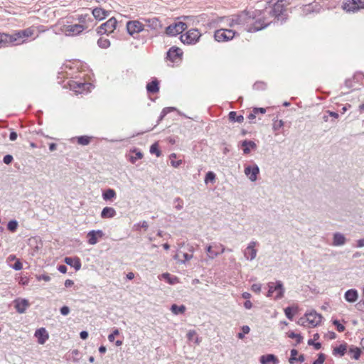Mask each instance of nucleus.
<instances>
[{
	"label": "nucleus",
	"instance_id": "cd10ccee",
	"mask_svg": "<svg viewBox=\"0 0 364 364\" xmlns=\"http://www.w3.org/2000/svg\"><path fill=\"white\" fill-rule=\"evenodd\" d=\"M64 262L66 264L73 267L76 271L81 268V262L78 257H66L64 259Z\"/></svg>",
	"mask_w": 364,
	"mask_h": 364
},
{
	"label": "nucleus",
	"instance_id": "0e129e2a",
	"mask_svg": "<svg viewBox=\"0 0 364 364\" xmlns=\"http://www.w3.org/2000/svg\"><path fill=\"white\" fill-rule=\"evenodd\" d=\"M261 288L262 287L261 284H253L251 287V289L256 293H259L261 291Z\"/></svg>",
	"mask_w": 364,
	"mask_h": 364
},
{
	"label": "nucleus",
	"instance_id": "b1692460",
	"mask_svg": "<svg viewBox=\"0 0 364 364\" xmlns=\"http://www.w3.org/2000/svg\"><path fill=\"white\" fill-rule=\"evenodd\" d=\"M28 306L29 302L26 299H16L15 301V308L19 314H23Z\"/></svg>",
	"mask_w": 364,
	"mask_h": 364
},
{
	"label": "nucleus",
	"instance_id": "69168bd1",
	"mask_svg": "<svg viewBox=\"0 0 364 364\" xmlns=\"http://www.w3.org/2000/svg\"><path fill=\"white\" fill-rule=\"evenodd\" d=\"M37 279L38 281L43 280L45 282H49L50 280V277L47 274H41L37 276Z\"/></svg>",
	"mask_w": 364,
	"mask_h": 364
},
{
	"label": "nucleus",
	"instance_id": "864d4df0",
	"mask_svg": "<svg viewBox=\"0 0 364 364\" xmlns=\"http://www.w3.org/2000/svg\"><path fill=\"white\" fill-rule=\"evenodd\" d=\"M181 257H183L181 261V264H184L186 261H188L193 258V254H188L187 252H183L181 254Z\"/></svg>",
	"mask_w": 364,
	"mask_h": 364
},
{
	"label": "nucleus",
	"instance_id": "3c124183",
	"mask_svg": "<svg viewBox=\"0 0 364 364\" xmlns=\"http://www.w3.org/2000/svg\"><path fill=\"white\" fill-rule=\"evenodd\" d=\"M283 126H284L283 120H282V119H280V120L276 119L273 122L272 129L274 131H277L279 129H281Z\"/></svg>",
	"mask_w": 364,
	"mask_h": 364
},
{
	"label": "nucleus",
	"instance_id": "9d476101",
	"mask_svg": "<svg viewBox=\"0 0 364 364\" xmlns=\"http://www.w3.org/2000/svg\"><path fill=\"white\" fill-rule=\"evenodd\" d=\"M187 28L186 23L182 21H178L170 24L166 28V33L171 36H175L179 33H181Z\"/></svg>",
	"mask_w": 364,
	"mask_h": 364
},
{
	"label": "nucleus",
	"instance_id": "2eb2a0df",
	"mask_svg": "<svg viewBox=\"0 0 364 364\" xmlns=\"http://www.w3.org/2000/svg\"><path fill=\"white\" fill-rule=\"evenodd\" d=\"M305 317L306 318V321L311 327H316L318 326L322 318V316L320 314H318L316 311L312 310L309 312H306L305 314Z\"/></svg>",
	"mask_w": 364,
	"mask_h": 364
},
{
	"label": "nucleus",
	"instance_id": "f8f14e48",
	"mask_svg": "<svg viewBox=\"0 0 364 364\" xmlns=\"http://www.w3.org/2000/svg\"><path fill=\"white\" fill-rule=\"evenodd\" d=\"M117 24V21L114 17L110 18L108 21H107L105 23H102L98 28H97V33L102 35L105 33H109L114 31V30L116 28Z\"/></svg>",
	"mask_w": 364,
	"mask_h": 364
},
{
	"label": "nucleus",
	"instance_id": "58836bf2",
	"mask_svg": "<svg viewBox=\"0 0 364 364\" xmlns=\"http://www.w3.org/2000/svg\"><path fill=\"white\" fill-rule=\"evenodd\" d=\"M296 311H297L296 307L287 306V308L284 309L285 316L289 320L293 319V317H294V314L296 313Z\"/></svg>",
	"mask_w": 364,
	"mask_h": 364
},
{
	"label": "nucleus",
	"instance_id": "412c9836",
	"mask_svg": "<svg viewBox=\"0 0 364 364\" xmlns=\"http://www.w3.org/2000/svg\"><path fill=\"white\" fill-rule=\"evenodd\" d=\"M261 364H279V358L274 354H266L259 357Z\"/></svg>",
	"mask_w": 364,
	"mask_h": 364
},
{
	"label": "nucleus",
	"instance_id": "c85d7f7f",
	"mask_svg": "<svg viewBox=\"0 0 364 364\" xmlns=\"http://www.w3.org/2000/svg\"><path fill=\"white\" fill-rule=\"evenodd\" d=\"M345 299L350 303H353L357 301L358 298V294L356 289H350L347 290L344 294Z\"/></svg>",
	"mask_w": 364,
	"mask_h": 364
},
{
	"label": "nucleus",
	"instance_id": "ddd939ff",
	"mask_svg": "<svg viewBox=\"0 0 364 364\" xmlns=\"http://www.w3.org/2000/svg\"><path fill=\"white\" fill-rule=\"evenodd\" d=\"M70 90H73L76 93L82 94L87 92L90 88L92 87V84L89 82H85L81 81L72 80L69 82Z\"/></svg>",
	"mask_w": 364,
	"mask_h": 364
},
{
	"label": "nucleus",
	"instance_id": "49530a36",
	"mask_svg": "<svg viewBox=\"0 0 364 364\" xmlns=\"http://www.w3.org/2000/svg\"><path fill=\"white\" fill-rule=\"evenodd\" d=\"M150 153L152 154H155L156 156H160L161 152L159 149V145L157 143H154L150 147Z\"/></svg>",
	"mask_w": 364,
	"mask_h": 364
},
{
	"label": "nucleus",
	"instance_id": "a211bd4d",
	"mask_svg": "<svg viewBox=\"0 0 364 364\" xmlns=\"http://www.w3.org/2000/svg\"><path fill=\"white\" fill-rule=\"evenodd\" d=\"M105 234L101 230H92L87 233V242L90 245H95L98 242V240L104 237Z\"/></svg>",
	"mask_w": 364,
	"mask_h": 364
},
{
	"label": "nucleus",
	"instance_id": "a18cd8bd",
	"mask_svg": "<svg viewBox=\"0 0 364 364\" xmlns=\"http://www.w3.org/2000/svg\"><path fill=\"white\" fill-rule=\"evenodd\" d=\"M18 223L16 220H10L7 224V228L9 231L14 232L16 231Z\"/></svg>",
	"mask_w": 364,
	"mask_h": 364
},
{
	"label": "nucleus",
	"instance_id": "338daca9",
	"mask_svg": "<svg viewBox=\"0 0 364 364\" xmlns=\"http://www.w3.org/2000/svg\"><path fill=\"white\" fill-rule=\"evenodd\" d=\"M196 336V332L194 330H190L187 333V338L189 341L193 340L194 337Z\"/></svg>",
	"mask_w": 364,
	"mask_h": 364
},
{
	"label": "nucleus",
	"instance_id": "aec40b11",
	"mask_svg": "<svg viewBox=\"0 0 364 364\" xmlns=\"http://www.w3.org/2000/svg\"><path fill=\"white\" fill-rule=\"evenodd\" d=\"M77 19L80 22L79 25L87 26L88 29L94 26V20L90 14L78 15Z\"/></svg>",
	"mask_w": 364,
	"mask_h": 364
},
{
	"label": "nucleus",
	"instance_id": "f704fd0d",
	"mask_svg": "<svg viewBox=\"0 0 364 364\" xmlns=\"http://www.w3.org/2000/svg\"><path fill=\"white\" fill-rule=\"evenodd\" d=\"M228 117L231 122H234L241 123L244 120L243 116L241 114L238 115L237 114V112L235 111L230 112L228 114Z\"/></svg>",
	"mask_w": 364,
	"mask_h": 364
},
{
	"label": "nucleus",
	"instance_id": "bf43d9fd",
	"mask_svg": "<svg viewBox=\"0 0 364 364\" xmlns=\"http://www.w3.org/2000/svg\"><path fill=\"white\" fill-rule=\"evenodd\" d=\"M11 267L16 271L21 270L23 268V264L19 259H16V262L11 265Z\"/></svg>",
	"mask_w": 364,
	"mask_h": 364
},
{
	"label": "nucleus",
	"instance_id": "79ce46f5",
	"mask_svg": "<svg viewBox=\"0 0 364 364\" xmlns=\"http://www.w3.org/2000/svg\"><path fill=\"white\" fill-rule=\"evenodd\" d=\"M287 334L289 338L296 339V343L295 346L301 343L303 341V337L299 333H296L294 331H289Z\"/></svg>",
	"mask_w": 364,
	"mask_h": 364
},
{
	"label": "nucleus",
	"instance_id": "774afa93",
	"mask_svg": "<svg viewBox=\"0 0 364 364\" xmlns=\"http://www.w3.org/2000/svg\"><path fill=\"white\" fill-rule=\"evenodd\" d=\"M182 253L181 250H178L177 253L173 256V259L176 261H178L179 263H181V261L182 260L181 254Z\"/></svg>",
	"mask_w": 364,
	"mask_h": 364
},
{
	"label": "nucleus",
	"instance_id": "13d9d810",
	"mask_svg": "<svg viewBox=\"0 0 364 364\" xmlns=\"http://www.w3.org/2000/svg\"><path fill=\"white\" fill-rule=\"evenodd\" d=\"M308 345L313 346L316 350H319L321 348V343L319 342L316 343L313 339H309L308 341Z\"/></svg>",
	"mask_w": 364,
	"mask_h": 364
},
{
	"label": "nucleus",
	"instance_id": "4d7b16f0",
	"mask_svg": "<svg viewBox=\"0 0 364 364\" xmlns=\"http://www.w3.org/2000/svg\"><path fill=\"white\" fill-rule=\"evenodd\" d=\"M266 88V84L263 82H256L253 85V89L259 90H264Z\"/></svg>",
	"mask_w": 364,
	"mask_h": 364
},
{
	"label": "nucleus",
	"instance_id": "8fccbe9b",
	"mask_svg": "<svg viewBox=\"0 0 364 364\" xmlns=\"http://www.w3.org/2000/svg\"><path fill=\"white\" fill-rule=\"evenodd\" d=\"M298 355V350L296 349L291 350V355L289 359V362L290 364H294L296 360V355Z\"/></svg>",
	"mask_w": 364,
	"mask_h": 364
},
{
	"label": "nucleus",
	"instance_id": "e2e57ef3",
	"mask_svg": "<svg viewBox=\"0 0 364 364\" xmlns=\"http://www.w3.org/2000/svg\"><path fill=\"white\" fill-rule=\"evenodd\" d=\"M60 314L63 316H67L70 313V308L67 306H63L60 309Z\"/></svg>",
	"mask_w": 364,
	"mask_h": 364
},
{
	"label": "nucleus",
	"instance_id": "c03bdc74",
	"mask_svg": "<svg viewBox=\"0 0 364 364\" xmlns=\"http://www.w3.org/2000/svg\"><path fill=\"white\" fill-rule=\"evenodd\" d=\"M97 45L101 48H107L110 46V41L107 38H100L97 41Z\"/></svg>",
	"mask_w": 364,
	"mask_h": 364
},
{
	"label": "nucleus",
	"instance_id": "ea45409f",
	"mask_svg": "<svg viewBox=\"0 0 364 364\" xmlns=\"http://www.w3.org/2000/svg\"><path fill=\"white\" fill-rule=\"evenodd\" d=\"M216 175L213 171H209L206 173L204 182L205 184L209 183H214L215 182Z\"/></svg>",
	"mask_w": 364,
	"mask_h": 364
},
{
	"label": "nucleus",
	"instance_id": "bb28decb",
	"mask_svg": "<svg viewBox=\"0 0 364 364\" xmlns=\"http://www.w3.org/2000/svg\"><path fill=\"white\" fill-rule=\"evenodd\" d=\"M143 20L146 23V26L151 30L157 31L159 28H161V21L156 17L143 18Z\"/></svg>",
	"mask_w": 364,
	"mask_h": 364
},
{
	"label": "nucleus",
	"instance_id": "de8ad7c7",
	"mask_svg": "<svg viewBox=\"0 0 364 364\" xmlns=\"http://www.w3.org/2000/svg\"><path fill=\"white\" fill-rule=\"evenodd\" d=\"M162 277L165 279L169 284H173L177 281L176 277H171L169 273H164Z\"/></svg>",
	"mask_w": 364,
	"mask_h": 364
},
{
	"label": "nucleus",
	"instance_id": "09e8293b",
	"mask_svg": "<svg viewBox=\"0 0 364 364\" xmlns=\"http://www.w3.org/2000/svg\"><path fill=\"white\" fill-rule=\"evenodd\" d=\"M173 203L176 204L174 208L177 210H181V209H183V201L181 198H179V197L176 198L173 200Z\"/></svg>",
	"mask_w": 364,
	"mask_h": 364
},
{
	"label": "nucleus",
	"instance_id": "39448f33",
	"mask_svg": "<svg viewBox=\"0 0 364 364\" xmlns=\"http://www.w3.org/2000/svg\"><path fill=\"white\" fill-rule=\"evenodd\" d=\"M201 33L198 29H191L180 37L181 42L187 45L196 44L200 39Z\"/></svg>",
	"mask_w": 364,
	"mask_h": 364
},
{
	"label": "nucleus",
	"instance_id": "4c0bfd02",
	"mask_svg": "<svg viewBox=\"0 0 364 364\" xmlns=\"http://www.w3.org/2000/svg\"><path fill=\"white\" fill-rule=\"evenodd\" d=\"M171 311L175 315L182 314L186 311V306L184 305L178 306L176 304H173L171 306Z\"/></svg>",
	"mask_w": 364,
	"mask_h": 364
},
{
	"label": "nucleus",
	"instance_id": "5701e85b",
	"mask_svg": "<svg viewBox=\"0 0 364 364\" xmlns=\"http://www.w3.org/2000/svg\"><path fill=\"white\" fill-rule=\"evenodd\" d=\"M92 14L96 20L101 21L109 16V11L100 7H96L92 10Z\"/></svg>",
	"mask_w": 364,
	"mask_h": 364
},
{
	"label": "nucleus",
	"instance_id": "423d86ee",
	"mask_svg": "<svg viewBox=\"0 0 364 364\" xmlns=\"http://www.w3.org/2000/svg\"><path fill=\"white\" fill-rule=\"evenodd\" d=\"M88 29V26L85 25L70 24L64 25L61 31L65 36H75L80 34L84 30Z\"/></svg>",
	"mask_w": 364,
	"mask_h": 364
},
{
	"label": "nucleus",
	"instance_id": "7c9ffc66",
	"mask_svg": "<svg viewBox=\"0 0 364 364\" xmlns=\"http://www.w3.org/2000/svg\"><path fill=\"white\" fill-rule=\"evenodd\" d=\"M347 352V343H344L336 346L333 350L334 356L343 357Z\"/></svg>",
	"mask_w": 364,
	"mask_h": 364
},
{
	"label": "nucleus",
	"instance_id": "c9c22d12",
	"mask_svg": "<svg viewBox=\"0 0 364 364\" xmlns=\"http://www.w3.org/2000/svg\"><path fill=\"white\" fill-rule=\"evenodd\" d=\"M11 44L9 34L0 33V48Z\"/></svg>",
	"mask_w": 364,
	"mask_h": 364
},
{
	"label": "nucleus",
	"instance_id": "4be33fe9",
	"mask_svg": "<svg viewBox=\"0 0 364 364\" xmlns=\"http://www.w3.org/2000/svg\"><path fill=\"white\" fill-rule=\"evenodd\" d=\"M241 147H242V151L244 154H248L251 150H255L257 149V144L255 141L251 140H243L240 143Z\"/></svg>",
	"mask_w": 364,
	"mask_h": 364
},
{
	"label": "nucleus",
	"instance_id": "7ed1b4c3",
	"mask_svg": "<svg viewBox=\"0 0 364 364\" xmlns=\"http://www.w3.org/2000/svg\"><path fill=\"white\" fill-rule=\"evenodd\" d=\"M34 33V29L31 27L27 28L23 30H18L12 34H9L11 43L12 45H20L24 43L28 37H31Z\"/></svg>",
	"mask_w": 364,
	"mask_h": 364
},
{
	"label": "nucleus",
	"instance_id": "c756f323",
	"mask_svg": "<svg viewBox=\"0 0 364 364\" xmlns=\"http://www.w3.org/2000/svg\"><path fill=\"white\" fill-rule=\"evenodd\" d=\"M346 242V239L342 233L340 232H336L333 234V242L332 245L333 246H342Z\"/></svg>",
	"mask_w": 364,
	"mask_h": 364
},
{
	"label": "nucleus",
	"instance_id": "2f4dec72",
	"mask_svg": "<svg viewBox=\"0 0 364 364\" xmlns=\"http://www.w3.org/2000/svg\"><path fill=\"white\" fill-rule=\"evenodd\" d=\"M117 213L114 208L105 207L101 212L102 218H112L116 215Z\"/></svg>",
	"mask_w": 364,
	"mask_h": 364
},
{
	"label": "nucleus",
	"instance_id": "f03ea898",
	"mask_svg": "<svg viewBox=\"0 0 364 364\" xmlns=\"http://www.w3.org/2000/svg\"><path fill=\"white\" fill-rule=\"evenodd\" d=\"M260 17L262 21H269V24L272 23L271 18H274V23L283 24L286 22L288 14L287 10L284 6V0H278L273 6V7L266 9L263 11L259 10Z\"/></svg>",
	"mask_w": 364,
	"mask_h": 364
},
{
	"label": "nucleus",
	"instance_id": "603ef678",
	"mask_svg": "<svg viewBox=\"0 0 364 364\" xmlns=\"http://www.w3.org/2000/svg\"><path fill=\"white\" fill-rule=\"evenodd\" d=\"M333 324L336 327V329L338 332H343L345 331V326L341 324L338 320H333Z\"/></svg>",
	"mask_w": 364,
	"mask_h": 364
},
{
	"label": "nucleus",
	"instance_id": "dca6fc26",
	"mask_svg": "<svg viewBox=\"0 0 364 364\" xmlns=\"http://www.w3.org/2000/svg\"><path fill=\"white\" fill-rule=\"evenodd\" d=\"M245 174L248 177V178L254 182L257 180V176L259 173V168L257 164H253L252 166H247L245 168L244 170Z\"/></svg>",
	"mask_w": 364,
	"mask_h": 364
},
{
	"label": "nucleus",
	"instance_id": "6e6552de",
	"mask_svg": "<svg viewBox=\"0 0 364 364\" xmlns=\"http://www.w3.org/2000/svg\"><path fill=\"white\" fill-rule=\"evenodd\" d=\"M225 249L222 244L213 242L210 245H208L205 247V251L207 252L208 257L213 259L219 255L223 254L225 252Z\"/></svg>",
	"mask_w": 364,
	"mask_h": 364
},
{
	"label": "nucleus",
	"instance_id": "a19ab883",
	"mask_svg": "<svg viewBox=\"0 0 364 364\" xmlns=\"http://www.w3.org/2000/svg\"><path fill=\"white\" fill-rule=\"evenodd\" d=\"M176 108L174 107H165L162 109V111L161 112V114L158 118V120H157V124H159V122L161 121H162L164 119V118L169 113L171 112V111L173 110H175Z\"/></svg>",
	"mask_w": 364,
	"mask_h": 364
},
{
	"label": "nucleus",
	"instance_id": "473e14b6",
	"mask_svg": "<svg viewBox=\"0 0 364 364\" xmlns=\"http://www.w3.org/2000/svg\"><path fill=\"white\" fill-rule=\"evenodd\" d=\"M348 353L350 355L352 358L358 360L360 356L361 350L358 347L351 346L348 350Z\"/></svg>",
	"mask_w": 364,
	"mask_h": 364
},
{
	"label": "nucleus",
	"instance_id": "a878e982",
	"mask_svg": "<svg viewBox=\"0 0 364 364\" xmlns=\"http://www.w3.org/2000/svg\"><path fill=\"white\" fill-rule=\"evenodd\" d=\"M148 93L154 94L159 91V81L157 78L154 77L150 82H148L146 86Z\"/></svg>",
	"mask_w": 364,
	"mask_h": 364
},
{
	"label": "nucleus",
	"instance_id": "f3484780",
	"mask_svg": "<svg viewBox=\"0 0 364 364\" xmlns=\"http://www.w3.org/2000/svg\"><path fill=\"white\" fill-rule=\"evenodd\" d=\"M257 245V242L255 241H251L246 249L244 251L245 257L250 261H252L255 259L257 256V250L255 249V246Z\"/></svg>",
	"mask_w": 364,
	"mask_h": 364
},
{
	"label": "nucleus",
	"instance_id": "4468645a",
	"mask_svg": "<svg viewBox=\"0 0 364 364\" xmlns=\"http://www.w3.org/2000/svg\"><path fill=\"white\" fill-rule=\"evenodd\" d=\"M183 51L176 46H172L166 53V59L172 63H178L181 60Z\"/></svg>",
	"mask_w": 364,
	"mask_h": 364
},
{
	"label": "nucleus",
	"instance_id": "f257e3e1",
	"mask_svg": "<svg viewBox=\"0 0 364 364\" xmlns=\"http://www.w3.org/2000/svg\"><path fill=\"white\" fill-rule=\"evenodd\" d=\"M230 27L238 26L247 32L253 33L265 28L269 25V21H262L259 10L254 11H244L237 15H233L227 19Z\"/></svg>",
	"mask_w": 364,
	"mask_h": 364
},
{
	"label": "nucleus",
	"instance_id": "6e6d98bb",
	"mask_svg": "<svg viewBox=\"0 0 364 364\" xmlns=\"http://www.w3.org/2000/svg\"><path fill=\"white\" fill-rule=\"evenodd\" d=\"M326 355L325 354L320 353L318 355V358L313 362L312 364H323L325 361Z\"/></svg>",
	"mask_w": 364,
	"mask_h": 364
},
{
	"label": "nucleus",
	"instance_id": "20e7f679",
	"mask_svg": "<svg viewBox=\"0 0 364 364\" xmlns=\"http://www.w3.org/2000/svg\"><path fill=\"white\" fill-rule=\"evenodd\" d=\"M268 292L267 296L268 297L273 296V294L275 292L276 294L274 296L275 300L282 299L284 296V288L283 283L281 281H277L276 282L268 283Z\"/></svg>",
	"mask_w": 364,
	"mask_h": 364
},
{
	"label": "nucleus",
	"instance_id": "052dcab7",
	"mask_svg": "<svg viewBox=\"0 0 364 364\" xmlns=\"http://www.w3.org/2000/svg\"><path fill=\"white\" fill-rule=\"evenodd\" d=\"M119 331L117 328L114 329L113 331V332L108 336L109 341V342H113L114 341L115 336L119 335Z\"/></svg>",
	"mask_w": 364,
	"mask_h": 364
},
{
	"label": "nucleus",
	"instance_id": "1a4fd4ad",
	"mask_svg": "<svg viewBox=\"0 0 364 364\" xmlns=\"http://www.w3.org/2000/svg\"><path fill=\"white\" fill-rule=\"evenodd\" d=\"M126 28L129 35L134 36L144 30V24L138 20L128 21L126 23Z\"/></svg>",
	"mask_w": 364,
	"mask_h": 364
},
{
	"label": "nucleus",
	"instance_id": "72a5a7b5",
	"mask_svg": "<svg viewBox=\"0 0 364 364\" xmlns=\"http://www.w3.org/2000/svg\"><path fill=\"white\" fill-rule=\"evenodd\" d=\"M116 197V192L112 188H108L102 193V198L107 201L112 200Z\"/></svg>",
	"mask_w": 364,
	"mask_h": 364
},
{
	"label": "nucleus",
	"instance_id": "6ab92c4d",
	"mask_svg": "<svg viewBox=\"0 0 364 364\" xmlns=\"http://www.w3.org/2000/svg\"><path fill=\"white\" fill-rule=\"evenodd\" d=\"M342 9L347 13L358 12V6L355 0H344L342 4Z\"/></svg>",
	"mask_w": 364,
	"mask_h": 364
},
{
	"label": "nucleus",
	"instance_id": "0eeeda50",
	"mask_svg": "<svg viewBox=\"0 0 364 364\" xmlns=\"http://www.w3.org/2000/svg\"><path fill=\"white\" fill-rule=\"evenodd\" d=\"M235 33L233 30L220 28L215 31L214 38L218 42H225L232 40Z\"/></svg>",
	"mask_w": 364,
	"mask_h": 364
},
{
	"label": "nucleus",
	"instance_id": "5fc2aeb1",
	"mask_svg": "<svg viewBox=\"0 0 364 364\" xmlns=\"http://www.w3.org/2000/svg\"><path fill=\"white\" fill-rule=\"evenodd\" d=\"M241 330H242V332H240V333H239L237 334V337H238L239 338H244V335H245V334H247V333H249V332H250V327H249L248 326H243L242 327V329H241Z\"/></svg>",
	"mask_w": 364,
	"mask_h": 364
},
{
	"label": "nucleus",
	"instance_id": "9b49d317",
	"mask_svg": "<svg viewBox=\"0 0 364 364\" xmlns=\"http://www.w3.org/2000/svg\"><path fill=\"white\" fill-rule=\"evenodd\" d=\"M321 9V5L318 2L314 1L313 3L304 4L301 7V15L306 16L309 14H318Z\"/></svg>",
	"mask_w": 364,
	"mask_h": 364
},
{
	"label": "nucleus",
	"instance_id": "680f3d73",
	"mask_svg": "<svg viewBox=\"0 0 364 364\" xmlns=\"http://www.w3.org/2000/svg\"><path fill=\"white\" fill-rule=\"evenodd\" d=\"M13 160H14V158H13L12 155H11V154H6L3 158V162L6 165L10 164L13 161Z\"/></svg>",
	"mask_w": 364,
	"mask_h": 364
},
{
	"label": "nucleus",
	"instance_id": "37998d69",
	"mask_svg": "<svg viewBox=\"0 0 364 364\" xmlns=\"http://www.w3.org/2000/svg\"><path fill=\"white\" fill-rule=\"evenodd\" d=\"M76 139H77V143L79 144L83 145V146L88 145L91 140V137L86 136V135L77 136V137H76Z\"/></svg>",
	"mask_w": 364,
	"mask_h": 364
},
{
	"label": "nucleus",
	"instance_id": "393cba45",
	"mask_svg": "<svg viewBox=\"0 0 364 364\" xmlns=\"http://www.w3.org/2000/svg\"><path fill=\"white\" fill-rule=\"evenodd\" d=\"M35 336L38 338V342L40 344H44L49 337L45 328L37 329L35 332Z\"/></svg>",
	"mask_w": 364,
	"mask_h": 364
},
{
	"label": "nucleus",
	"instance_id": "e433bc0d",
	"mask_svg": "<svg viewBox=\"0 0 364 364\" xmlns=\"http://www.w3.org/2000/svg\"><path fill=\"white\" fill-rule=\"evenodd\" d=\"M142 157L143 154L136 149H134L132 151V154L129 156V161L131 163L135 164L137 160L141 159Z\"/></svg>",
	"mask_w": 364,
	"mask_h": 364
}]
</instances>
